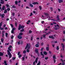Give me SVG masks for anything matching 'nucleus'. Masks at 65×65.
Instances as JSON below:
<instances>
[{
	"instance_id": "39",
	"label": "nucleus",
	"mask_w": 65,
	"mask_h": 65,
	"mask_svg": "<svg viewBox=\"0 0 65 65\" xmlns=\"http://www.w3.org/2000/svg\"><path fill=\"white\" fill-rule=\"evenodd\" d=\"M18 56H19V58H21V57H22V55H18Z\"/></svg>"
},
{
	"instance_id": "42",
	"label": "nucleus",
	"mask_w": 65,
	"mask_h": 65,
	"mask_svg": "<svg viewBox=\"0 0 65 65\" xmlns=\"http://www.w3.org/2000/svg\"><path fill=\"white\" fill-rule=\"evenodd\" d=\"M41 56H42V57H41V58H44V54H42V55H41Z\"/></svg>"
},
{
	"instance_id": "23",
	"label": "nucleus",
	"mask_w": 65,
	"mask_h": 65,
	"mask_svg": "<svg viewBox=\"0 0 65 65\" xmlns=\"http://www.w3.org/2000/svg\"><path fill=\"white\" fill-rule=\"evenodd\" d=\"M40 65V61H39L38 62V63L37 64V65Z\"/></svg>"
},
{
	"instance_id": "35",
	"label": "nucleus",
	"mask_w": 65,
	"mask_h": 65,
	"mask_svg": "<svg viewBox=\"0 0 65 65\" xmlns=\"http://www.w3.org/2000/svg\"><path fill=\"white\" fill-rule=\"evenodd\" d=\"M6 5V6L7 7V8L9 7V5L7 4Z\"/></svg>"
},
{
	"instance_id": "10",
	"label": "nucleus",
	"mask_w": 65,
	"mask_h": 65,
	"mask_svg": "<svg viewBox=\"0 0 65 65\" xmlns=\"http://www.w3.org/2000/svg\"><path fill=\"white\" fill-rule=\"evenodd\" d=\"M49 38H52V39H54V37H53V36H49Z\"/></svg>"
},
{
	"instance_id": "4",
	"label": "nucleus",
	"mask_w": 65,
	"mask_h": 65,
	"mask_svg": "<svg viewBox=\"0 0 65 65\" xmlns=\"http://www.w3.org/2000/svg\"><path fill=\"white\" fill-rule=\"evenodd\" d=\"M56 55H54L53 56V60H54V63H55L56 62V59H57L56 58Z\"/></svg>"
},
{
	"instance_id": "58",
	"label": "nucleus",
	"mask_w": 65,
	"mask_h": 65,
	"mask_svg": "<svg viewBox=\"0 0 65 65\" xmlns=\"http://www.w3.org/2000/svg\"><path fill=\"white\" fill-rule=\"evenodd\" d=\"M22 60L23 61H24L25 60V58L24 57H22Z\"/></svg>"
},
{
	"instance_id": "31",
	"label": "nucleus",
	"mask_w": 65,
	"mask_h": 65,
	"mask_svg": "<svg viewBox=\"0 0 65 65\" xmlns=\"http://www.w3.org/2000/svg\"><path fill=\"white\" fill-rule=\"evenodd\" d=\"M39 8L40 10H41V9H42V7H41L40 6H39Z\"/></svg>"
},
{
	"instance_id": "63",
	"label": "nucleus",
	"mask_w": 65,
	"mask_h": 65,
	"mask_svg": "<svg viewBox=\"0 0 65 65\" xmlns=\"http://www.w3.org/2000/svg\"><path fill=\"white\" fill-rule=\"evenodd\" d=\"M3 27H6V24H5L3 26Z\"/></svg>"
},
{
	"instance_id": "57",
	"label": "nucleus",
	"mask_w": 65,
	"mask_h": 65,
	"mask_svg": "<svg viewBox=\"0 0 65 65\" xmlns=\"http://www.w3.org/2000/svg\"><path fill=\"white\" fill-rule=\"evenodd\" d=\"M4 34L3 33V34H2V37H4Z\"/></svg>"
},
{
	"instance_id": "20",
	"label": "nucleus",
	"mask_w": 65,
	"mask_h": 65,
	"mask_svg": "<svg viewBox=\"0 0 65 65\" xmlns=\"http://www.w3.org/2000/svg\"><path fill=\"white\" fill-rule=\"evenodd\" d=\"M35 46L36 47H39V44H37L35 45Z\"/></svg>"
},
{
	"instance_id": "62",
	"label": "nucleus",
	"mask_w": 65,
	"mask_h": 65,
	"mask_svg": "<svg viewBox=\"0 0 65 65\" xmlns=\"http://www.w3.org/2000/svg\"><path fill=\"white\" fill-rule=\"evenodd\" d=\"M9 51H11V48H8Z\"/></svg>"
},
{
	"instance_id": "26",
	"label": "nucleus",
	"mask_w": 65,
	"mask_h": 65,
	"mask_svg": "<svg viewBox=\"0 0 65 65\" xmlns=\"http://www.w3.org/2000/svg\"><path fill=\"white\" fill-rule=\"evenodd\" d=\"M15 4L16 5H18V1H16L15 2Z\"/></svg>"
},
{
	"instance_id": "56",
	"label": "nucleus",
	"mask_w": 65,
	"mask_h": 65,
	"mask_svg": "<svg viewBox=\"0 0 65 65\" xmlns=\"http://www.w3.org/2000/svg\"><path fill=\"white\" fill-rule=\"evenodd\" d=\"M20 52H19L18 53V56L19 55H20Z\"/></svg>"
},
{
	"instance_id": "44",
	"label": "nucleus",
	"mask_w": 65,
	"mask_h": 65,
	"mask_svg": "<svg viewBox=\"0 0 65 65\" xmlns=\"http://www.w3.org/2000/svg\"><path fill=\"white\" fill-rule=\"evenodd\" d=\"M11 47H12V46H11V45H10L9 47L8 48H10Z\"/></svg>"
},
{
	"instance_id": "50",
	"label": "nucleus",
	"mask_w": 65,
	"mask_h": 65,
	"mask_svg": "<svg viewBox=\"0 0 65 65\" xmlns=\"http://www.w3.org/2000/svg\"><path fill=\"white\" fill-rule=\"evenodd\" d=\"M32 15H33V14L32 13H31L30 14V16L31 17V16H32Z\"/></svg>"
},
{
	"instance_id": "59",
	"label": "nucleus",
	"mask_w": 65,
	"mask_h": 65,
	"mask_svg": "<svg viewBox=\"0 0 65 65\" xmlns=\"http://www.w3.org/2000/svg\"><path fill=\"white\" fill-rule=\"evenodd\" d=\"M33 40V36H31V40L32 41Z\"/></svg>"
},
{
	"instance_id": "19",
	"label": "nucleus",
	"mask_w": 65,
	"mask_h": 65,
	"mask_svg": "<svg viewBox=\"0 0 65 65\" xmlns=\"http://www.w3.org/2000/svg\"><path fill=\"white\" fill-rule=\"evenodd\" d=\"M44 55H47V52H44Z\"/></svg>"
},
{
	"instance_id": "15",
	"label": "nucleus",
	"mask_w": 65,
	"mask_h": 65,
	"mask_svg": "<svg viewBox=\"0 0 65 65\" xmlns=\"http://www.w3.org/2000/svg\"><path fill=\"white\" fill-rule=\"evenodd\" d=\"M38 57H37L36 58V60H35V62H36V63H37V60H38Z\"/></svg>"
},
{
	"instance_id": "28",
	"label": "nucleus",
	"mask_w": 65,
	"mask_h": 65,
	"mask_svg": "<svg viewBox=\"0 0 65 65\" xmlns=\"http://www.w3.org/2000/svg\"><path fill=\"white\" fill-rule=\"evenodd\" d=\"M19 35L20 36H21V35H23V34L22 32H20L19 34Z\"/></svg>"
},
{
	"instance_id": "27",
	"label": "nucleus",
	"mask_w": 65,
	"mask_h": 65,
	"mask_svg": "<svg viewBox=\"0 0 65 65\" xmlns=\"http://www.w3.org/2000/svg\"><path fill=\"white\" fill-rule=\"evenodd\" d=\"M20 31L21 32H23V31H24V29L23 28L22 29V30H20Z\"/></svg>"
},
{
	"instance_id": "12",
	"label": "nucleus",
	"mask_w": 65,
	"mask_h": 65,
	"mask_svg": "<svg viewBox=\"0 0 65 65\" xmlns=\"http://www.w3.org/2000/svg\"><path fill=\"white\" fill-rule=\"evenodd\" d=\"M2 9L3 10H4L5 9V6H4V5H3V6L2 8Z\"/></svg>"
},
{
	"instance_id": "9",
	"label": "nucleus",
	"mask_w": 65,
	"mask_h": 65,
	"mask_svg": "<svg viewBox=\"0 0 65 65\" xmlns=\"http://www.w3.org/2000/svg\"><path fill=\"white\" fill-rule=\"evenodd\" d=\"M32 4H33V5H36V4H37V5H38V3L37 2H35L32 3Z\"/></svg>"
},
{
	"instance_id": "45",
	"label": "nucleus",
	"mask_w": 65,
	"mask_h": 65,
	"mask_svg": "<svg viewBox=\"0 0 65 65\" xmlns=\"http://www.w3.org/2000/svg\"><path fill=\"white\" fill-rule=\"evenodd\" d=\"M26 52H27V53H29V50L28 49H27L26 50Z\"/></svg>"
},
{
	"instance_id": "38",
	"label": "nucleus",
	"mask_w": 65,
	"mask_h": 65,
	"mask_svg": "<svg viewBox=\"0 0 65 65\" xmlns=\"http://www.w3.org/2000/svg\"><path fill=\"white\" fill-rule=\"evenodd\" d=\"M41 45L42 46L43 45H44V43L42 42L41 43Z\"/></svg>"
},
{
	"instance_id": "37",
	"label": "nucleus",
	"mask_w": 65,
	"mask_h": 65,
	"mask_svg": "<svg viewBox=\"0 0 65 65\" xmlns=\"http://www.w3.org/2000/svg\"><path fill=\"white\" fill-rule=\"evenodd\" d=\"M15 57H13V58H12V60H15Z\"/></svg>"
},
{
	"instance_id": "34",
	"label": "nucleus",
	"mask_w": 65,
	"mask_h": 65,
	"mask_svg": "<svg viewBox=\"0 0 65 65\" xmlns=\"http://www.w3.org/2000/svg\"><path fill=\"white\" fill-rule=\"evenodd\" d=\"M10 25L11 28H13V25L12 24H10Z\"/></svg>"
},
{
	"instance_id": "7",
	"label": "nucleus",
	"mask_w": 65,
	"mask_h": 65,
	"mask_svg": "<svg viewBox=\"0 0 65 65\" xmlns=\"http://www.w3.org/2000/svg\"><path fill=\"white\" fill-rule=\"evenodd\" d=\"M57 27H54V29H55V30H57V29H59V28H60V26H59V25L57 24Z\"/></svg>"
},
{
	"instance_id": "8",
	"label": "nucleus",
	"mask_w": 65,
	"mask_h": 65,
	"mask_svg": "<svg viewBox=\"0 0 65 65\" xmlns=\"http://www.w3.org/2000/svg\"><path fill=\"white\" fill-rule=\"evenodd\" d=\"M17 37L19 39H22V37L20 35L18 36H17Z\"/></svg>"
},
{
	"instance_id": "52",
	"label": "nucleus",
	"mask_w": 65,
	"mask_h": 65,
	"mask_svg": "<svg viewBox=\"0 0 65 65\" xmlns=\"http://www.w3.org/2000/svg\"><path fill=\"white\" fill-rule=\"evenodd\" d=\"M12 15H13V16H14L15 15V14L14 13H12Z\"/></svg>"
},
{
	"instance_id": "64",
	"label": "nucleus",
	"mask_w": 65,
	"mask_h": 65,
	"mask_svg": "<svg viewBox=\"0 0 65 65\" xmlns=\"http://www.w3.org/2000/svg\"><path fill=\"white\" fill-rule=\"evenodd\" d=\"M65 64V63L63 62V63L62 64V65H64Z\"/></svg>"
},
{
	"instance_id": "18",
	"label": "nucleus",
	"mask_w": 65,
	"mask_h": 65,
	"mask_svg": "<svg viewBox=\"0 0 65 65\" xmlns=\"http://www.w3.org/2000/svg\"><path fill=\"white\" fill-rule=\"evenodd\" d=\"M2 4H4V1H1L0 2Z\"/></svg>"
},
{
	"instance_id": "33",
	"label": "nucleus",
	"mask_w": 65,
	"mask_h": 65,
	"mask_svg": "<svg viewBox=\"0 0 65 65\" xmlns=\"http://www.w3.org/2000/svg\"><path fill=\"white\" fill-rule=\"evenodd\" d=\"M44 14H45V15H48V13H44Z\"/></svg>"
},
{
	"instance_id": "46",
	"label": "nucleus",
	"mask_w": 65,
	"mask_h": 65,
	"mask_svg": "<svg viewBox=\"0 0 65 65\" xmlns=\"http://www.w3.org/2000/svg\"><path fill=\"white\" fill-rule=\"evenodd\" d=\"M2 22H1L0 23V26H2Z\"/></svg>"
},
{
	"instance_id": "36",
	"label": "nucleus",
	"mask_w": 65,
	"mask_h": 65,
	"mask_svg": "<svg viewBox=\"0 0 65 65\" xmlns=\"http://www.w3.org/2000/svg\"><path fill=\"white\" fill-rule=\"evenodd\" d=\"M48 57H45V60H47V59H48Z\"/></svg>"
},
{
	"instance_id": "55",
	"label": "nucleus",
	"mask_w": 65,
	"mask_h": 65,
	"mask_svg": "<svg viewBox=\"0 0 65 65\" xmlns=\"http://www.w3.org/2000/svg\"><path fill=\"white\" fill-rule=\"evenodd\" d=\"M11 38L12 39H13V35H12V37H11Z\"/></svg>"
},
{
	"instance_id": "49",
	"label": "nucleus",
	"mask_w": 65,
	"mask_h": 65,
	"mask_svg": "<svg viewBox=\"0 0 65 65\" xmlns=\"http://www.w3.org/2000/svg\"><path fill=\"white\" fill-rule=\"evenodd\" d=\"M11 32L12 34L14 33V31L12 30L11 31Z\"/></svg>"
},
{
	"instance_id": "40",
	"label": "nucleus",
	"mask_w": 65,
	"mask_h": 65,
	"mask_svg": "<svg viewBox=\"0 0 65 65\" xmlns=\"http://www.w3.org/2000/svg\"><path fill=\"white\" fill-rule=\"evenodd\" d=\"M3 38H2V39H1V41L3 43Z\"/></svg>"
},
{
	"instance_id": "21",
	"label": "nucleus",
	"mask_w": 65,
	"mask_h": 65,
	"mask_svg": "<svg viewBox=\"0 0 65 65\" xmlns=\"http://www.w3.org/2000/svg\"><path fill=\"white\" fill-rule=\"evenodd\" d=\"M50 9L51 11H53V8L51 7L50 8Z\"/></svg>"
},
{
	"instance_id": "32",
	"label": "nucleus",
	"mask_w": 65,
	"mask_h": 65,
	"mask_svg": "<svg viewBox=\"0 0 65 65\" xmlns=\"http://www.w3.org/2000/svg\"><path fill=\"white\" fill-rule=\"evenodd\" d=\"M5 34H6V37H8V33H6Z\"/></svg>"
},
{
	"instance_id": "13",
	"label": "nucleus",
	"mask_w": 65,
	"mask_h": 65,
	"mask_svg": "<svg viewBox=\"0 0 65 65\" xmlns=\"http://www.w3.org/2000/svg\"><path fill=\"white\" fill-rule=\"evenodd\" d=\"M4 16H5V14H2L1 17L2 18H4Z\"/></svg>"
},
{
	"instance_id": "54",
	"label": "nucleus",
	"mask_w": 65,
	"mask_h": 65,
	"mask_svg": "<svg viewBox=\"0 0 65 65\" xmlns=\"http://www.w3.org/2000/svg\"><path fill=\"white\" fill-rule=\"evenodd\" d=\"M18 45L20 44V41H19L18 42Z\"/></svg>"
},
{
	"instance_id": "53",
	"label": "nucleus",
	"mask_w": 65,
	"mask_h": 65,
	"mask_svg": "<svg viewBox=\"0 0 65 65\" xmlns=\"http://www.w3.org/2000/svg\"><path fill=\"white\" fill-rule=\"evenodd\" d=\"M44 22V21H41V23H42V24H43Z\"/></svg>"
},
{
	"instance_id": "47",
	"label": "nucleus",
	"mask_w": 65,
	"mask_h": 65,
	"mask_svg": "<svg viewBox=\"0 0 65 65\" xmlns=\"http://www.w3.org/2000/svg\"><path fill=\"white\" fill-rule=\"evenodd\" d=\"M46 36V35H43V37L44 38H45V37Z\"/></svg>"
},
{
	"instance_id": "5",
	"label": "nucleus",
	"mask_w": 65,
	"mask_h": 65,
	"mask_svg": "<svg viewBox=\"0 0 65 65\" xmlns=\"http://www.w3.org/2000/svg\"><path fill=\"white\" fill-rule=\"evenodd\" d=\"M35 52L36 53V54H37L38 55V57H39V52H38V50L37 49H36L35 50Z\"/></svg>"
},
{
	"instance_id": "16",
	"label": "nucleus",
	"mask_w": 65,
	"mask_h": 65,
	"mask_svg": "<svg viewBox=\"0 0 65 65\" xmlns=\"http://www.w3.org/2000/svg\"><path fill=\"white\" fill-rule=\"evenodd\" d=\"M29 6L30 7H31L32 8L33 7V5L31 4H29Z\"/></svg>"
},
{
	"instance_id": "29",
	"label": "nucleus",
	"mask_w": 65,
	"mask_h": 65,
	"mask_svg": "<svg viewBox=\"0 0 65 65\" xmlns=\"http://www.w3.org/2000/svg\"><path fill=\"white\" fill-rule=\"evenodd\" d=\"M7 10L8 11H9L10 10V9L9 8H7Z\"/></svg>"
},
{
	"instance_id": "61",
	"label": "nucleus",
	"mask_w": 65,
	"mask_h": 65,
	"mask_svg": "<svg viewBox=\"0 0 65 65\" xmlns=\"http://www.w3.org/2000/svg\"><path fill=\"white\" fill-rule=\"evenodd\" d=\"M12 7H13V8H15V6H12Z\"/></svg>"
},
{
	"instance_id": "2",
	"label": "nucleus",
	"mask_w": 65,
	"mask_h": 65,
	"mask_svg": "<svg viewBox=\"0 0 65 65\" xmlns=\"http://www.w3.org/2000/svg\"><path fill=\"white\" fill-rule=\"evenodd\" d=\"M7 54L8 56H9V58H11V57H12V55H11V54L10 53V52L9 51L7 50Z\"/></svg>"
},
{
	"instance_id": "43",
	"label": "nucleus",
	"mask_w": 65,
	"mask_h": 65,
	"mask_svg": "<svg viewBox=\"0 0 65 65\" xmlns=\"http://www.w3.org/2000/svg\"><path fill=\"white\" fill-rule=\"evenodd\" d=\"M51 33V31H49L48 33H47L46 34V35H47V34H50Z\"/></svg>"
},
{
	"instance_id": "22",
	"label": "nucleus",
	"mask_w": 65,
	"mask_h": 65,
	"mask_svg": "<svg viewBox=\"0 0 65 65\" xmlns=\"http://www.w3.org/2000/svg\"><path fill=\"white\" fill-rule=\"evenodd\" d=\"M7 9H6L4 11V13H7Z\"/></svg>"
},
{
	"instance_id": "25",
	"label": "nucleus",
	"mask_w": 65,
	"mask_h": 65,
	"mask_svg": "<svg viewBox=\"0 0 65 65\" xmlns=\"http://www.w3.org/2000/svg\"><path fill=\"white\" fill-rule=\"evenodd\" d=\"M46 49L47 51H49V47H47Z\"/></svg>"
},
{
	"instance_id": "3",
	"label": "nucleus",
	"mask_w": 65,
	"mask_h": 65,
	"mask_svg": "<svg viewBox=\"0 0 65 65\" xmlns=\"http://www.w3.org/2000/svg\"><path fill=\"white\" fill-rule=\"evenodd\" d=\"M25 27V26L21 25V24H19V25L18 28L19 30H20L21 29H22V28H24Z\"/></svg>"
},
{
	"instance_id": "51",
	"label": "nucleus",
	"mask_w": 65,
	"mask_h": 65,
	"mask_svg": "<svg viewBox=\"0 0 65 65\" xmlns=\"http://www.w3.org/2000/svg\"><path fill=\"white\" fill-rule=\"evenodd\" d=\"M15 25L16 27H17V23L16 22H15Z\"/></svg>"
},
{
	"instance_id": "1",
	"label": "nucleus",
	"mask_w": 65,
	"mask_h": 65,
	"mask_svg": "<svg viewBox=\"0 0 65 65\" xmlns=\"http://www.w3.org/2000/svg\"><path fill=\"white\" fill-rule=\"evenodd\" d=\"M56 18L57 19V20H56L54 19H51V20L52 21H56V22H58V21H57V20L59 21V20H60V19H59V15H57Z\"/></svg>"
},
{
	"instance_id": "24",
	"label": "nucleus",
	"mask_w": 65,
	"mask_h": 65,
	"mask_svg": "<svg viewBox=\"0 0 65 65\" xmlns=\"http://www.w3.org/2000/svg\"><path fill=\"white\" fill-rule=\"evenodd\" d=\"M26 51L24 50L23 52V54H25L26 53Z\"/></svg>"
},
{
	"instance_id": "60",
	"label": "nucleus",
	"mask_w": 65,
	"mask_h": 65,
	"mask_svg": "<svg viewBox=\"0 0 65 65\" xmlns=\"http://www.w3.org/2000/svg\"><path fill=\"white\" fill-rule=\"evenodd\" d=\"M43 48L42 47V48H41V51H43Z\"/></svg>"
},
{
	"instance_id": "17",
	"label": "nucleus",
	"mask_w": 65,
	"mask_h": 65,
	"mask_svg": "<svg viewBox=\"0 0 65 65\" xmlns=\"http://www.w3.org/2000/svg\"><path fill=\"white\" fill-rule=\"evenodd\" d=\"M3 55V53L1 52H0V56H2Z\"/></svg>"
},
{
	"instance_id": "41",
	"label": "nucleus",
	"mask_w": 65,
	"mask_h": 65,
	"mask_svg": "<svg viewBox=\"0 0 65 65\" xmlns=\"http://www.w3.org/2000/svg\"><path fill=\"white\" fill-rule=\"evenodd\" d=\"M32 32V31L31 30H29V33H31Z\"/></svg>"
},
{
	"instance_id": "14",
	"label": "nucleus",
	"mask_w": 65,
	"mask_h": 65,
	"mask_svg": "<svg viewBox=\"0 0 65 65\" xmlns=\"http://www.w3.org/2000/svg\"><path fill=\"white\" fill-rule=\"evenodd\" d=\"M61 45H62L63 50L64 51V48H65V47H64V45H63V43L61 44Z\"/></svg>"
},
{
	"instance_id": "30",
	"label": "nucleus",
	"mask_w": 65,
	"mask_h": 65,
	"mask_svg": "<svg viewBox=\"0 0 65 65\" xmlns=\"http://www.w3.org/2000/svg\"><path fill=\"white\" fill-rule=\"evenodd\" d=\"M56 50H59V46H57V47Z\"/></svg>"
},
{
	"instance_id": "48",
	"label": "nucleus",
	"mask_w": 65,
	"mask_h": 65,
	"mask_svg": "<svg viewBox=\"0 0 65 65\" xmlns=\"http://www.w3.org/2000/svg\"><path fill=\"white\" fill-rule=\"evenodd\" d=\"M4 63L5 64L7 63V61H5V60L4 61Z\"/></svg>"
},
{
	"instance_id": "11",
	"label": "nucleus",
	"mask_w": 65,
	"mask_h": 65,
	"mask_svg": "<svg viewBox=\"0 0 65 65\" xmlns=\"http://www.w3.org/2000/svg\"><path fill=\"white\" fill-rule=\"evenodd\" d=\"M59 3H60L61 2L63 3V0H58Z\"/></svg>"
},
{
	"instance_id": "6",
	"label": "nucleus",
	"mask_w": 65,
	"mask_h": 65,
	"mask_svg": "<svg viewBox=\"0 0 65 65\" xmlns=\"http://www.w3.org/2000/svg\"><path fill=\"white\" fill-rule=\"evenodd\" d=\"M27 48H30V45H29V44L28 43H27L26 45L25 48V50H26Z\"/></svg>"
}]
</instances>
